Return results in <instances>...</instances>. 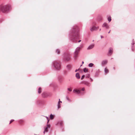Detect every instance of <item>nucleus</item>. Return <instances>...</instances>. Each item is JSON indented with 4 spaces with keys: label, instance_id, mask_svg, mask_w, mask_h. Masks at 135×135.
<instances>
[{
    "label": "nucleus",
    "instance_id": "nucleus-1",
    "mask_svg": "<svg viewBox=\"0 0 135 135\" xmlns=\"http://www.w3.org/2000/svg\"><path fill=\"white\" fill-rule=\"evenodd\" d=\"M79 31V28L77 26H75L73 27L69 36L70 39L72 42L76 43L80 38Z\"/></svg>",
    "mask_w": 135,
    "mask_h": 135
},
{
    "label": "nucleus",
    "instance_id": "nucleus-2",
    "mask_svg": "<svg viewBox=\"0 0 135 135\" xmlns=\"http://www.w3.org/2000/svg\"><path fill=\"white\" fill-rule=\"evenodd\" d=\"M10 6L7 5H0V11L3 13H7L9 11Z\"/></svg>",
    "mask_w": 135,
    "mask_h": 135
},
{
    "label": "nucleus",
    "instance_id": "nucleus-3",
    "mask_svg": "<svg viewBox=\"0 0 135 135\" xmlns=\"http://www.w3.org/2000/svg\"><path fill=\"white\" fill-rule=\"evenodd\" d=\"M80 49V47H78L75 50L74 54V57L75 59H76L78 57Z\"/></svg>",
    "mask_w": 135,
    "mask_h": 135
},
{
    "label": "nucleus",
    "instance_id": "nucleus-4",
    "mask_svg": "<svg viewBox=\"0 0 135 135\" xmlns=\"http://www.w3.org/2000/svg\"><path fill=\"white\" fill-rule=\"evenodd\" d=\"M52 65L57 70H59L60 69V64L57 61H55L52 63Z\"/></svg>",
    "mask_w": 135,
    "mask_h": 135
},
{
    "label": "nucleus",
    "instance_id": "nucleus-5",
    "mask_svg": "<svg viewBox=\"0 0 135 135\" xmlns=\"http://www.w3.org/2000/svg\"><path fill=\"white\" fill-rule=\"evenodd\" d=\"M64 59L65 61H68L70 60V55L69 53H66L64 54Z\"/></svg>",
    "mask_w": 135,
    "mask_h": 135
},
{
    "label": "nucleus",
    "instance_id": "nucleus-6",
    "mask_svg": "<svg viewBox=\"0 0 135 135\" xmlns=\"http://www.w3.org/2000/svg\"><path fill=\"white\" fill-rule=\"evenodd\" d=\"M98 28V27H96L93 26L92 27L90 28V29L91 31H93L97 30Z\"/></svg>",
    "mask_w": 135,
    "mask_h": 135
},
{
    "label": "nucleus",
    "instance_id": "nucleus-7",
    "mask_svg": "<svg viewBox=\"0 0 135 135\" xmlns=\"http://www.w3.org/2000/svg\"><path fill=\"white\" fill-rule=\"evenodd\" d=\"M50 125L47 124V125L46 127L45 128V130L44 132V134H45V132H48V128H50Z\"/></svg>",
    "mask_w": 135,
    "mask_h": 135
},
{
    "label": "nucleus",
    "instance_id": "nucleus-8",
    "mask_svg": "<svg viewBox=\"0 0 135 135\" xmlns=\"http://www.w3.org/2000/svg\"><path fill=\"white\" fill-rule=\"evenodd\" d=\"M107 62L108 61L106 60H105L102 61L101 62L102 66H103L107 64Z\"/></svg>",
    "mask_w": 135,
    "mask_h": 135
},
{
    "label": "nucleus",
    "instance_id": "nucleus-9",
    "mask_svg": "<svg viewBox=\"0 0 135 135\" xmlns=\"http://www.w3.org/2000/svg\"><path fill=\"white\" fill-rule=\"evenodd\" d=\"M48 95V94L45 92H43L42 94V96L44 98L47 97Z\"/></svg>",
    "mask_w": 135,
    "mask_h": 135
},
{
    "label": "nucleus",
    "instance_id": "nucleus-10",
    "mask_svg": "<svg viewBox=\"0 0 135 135\" xmlns=\"http://www.w3.org/2000/svg\"><path fill=\"white\" fill-rule=\"evenodd\" d=\"M103 27H105L106 28H108L109 26L108 24L106 23H104L102 25Z\"/></svg>",
    "mask_w": 135,
    "mask_h": 135
},
{
    "label": "nucleus",
    "instance_id": "nucleus-11",
    "mask_svg": "<svg viewBox=\"0 0 135 135\" xmlns=\"http://www.w3.org/2000/svg\"><path fill=\"white\" fill-rule=\"evenodd\" d=\"M73 92L74 93H76L77 94H79L81 93V91L77 89H74L73 90Z\"/></svg>",
    "mask_w": 135,
    "mask_h": 135
},
{
    "label": "nucleus",
    "instance_id": "nucleus-12",
    "mask_svg": "<svg viewBox=\"0 0 135 135\" xmlns=\"http://www.w3.org/2000/svg\"><path fill=\"white\" fill-rule=\"evenodd\" d=\"M82 83L88 86L90 85V83L86 81H84L82 82Z\"/></svg>",
    "mask_w": 135,
    "mask_h": 135
},
{
    "label": "nucleus",
    "instance_id": "nucleus-13",
    "mask_svg": "<svg viewBox=\"0 0 135 135\" xmlns=\"http://www.w3.org/2000/svg\"><path fill=\"white\" fill-rule=\"evenodd\" d=\"M72 67V65L70 64L66 66L67 69L69 70H71Z\"/></svg>",
    "mask_w": 135,
    "mask_h": 135
},
{
    "label": "nucleus",
    "instance_id": "nucleus-14",
    "mask_svg": "<svg viewBox=\"0 0 135 135\" xmlns=\"http://www.w3.org/2000/svg\"><path fill=\"white\" fill-rule=\"evenodd\" d=\"M113 49L111 48H110L109 49V50L108 51V54L110 55H112L113 53Z\"/></svg>",
    "mask_w": 135,
    "mask_h": 135
},
{
    "label": "nucleus",
    "instance_id": "nucleus-15",
    "mask_svg": "<svg viewBox=\"0 0 135 135\" xmlns=\"http://www.w3.org/2000/svg\"><path fill=\"white\" fill-rule=\"evenodd\" d=\"M94 46V44H92L89 45L87 49L88 50L91 49L93 48Z\"/></svg>",
    "mask_w": 135,
    "mask_h": 135
},
{
    "label": "nucleus",
    "instance_id": "nucleus-16",
    "mask_svg": "<svg viewBox=\"0 0 135 135\" xmlns=\"http://www.w3.org/2000/svg\"><path fill=\"white\" fill-rule=\"evenodd\" d=\"M75 76L77 79H80V76L79 74V73H77L76 74Z\"/></svg>",
    "mask_w": 135,
    "mask_h": 135
},
{
    "label": "nucleus",
    "instance_id": "nucleus-17",
    "mask_svg": "<svg viewBox=\"0 0 135 135\" xmlns=\"http://www.w3.org/2000/svg\"><path fill=\"white\" fill-rule=\"evenodd\" d=\"M109 70L106 68H105L104 69V72L105 74H107L108 73Z\"/></svg>",
    "mask_w": 135,
    "mask_h": 135
},
{
    "label": "nucleus",
    "instance_id": "nucleus-18",
    "mask_svg": "<svg viewBox=\"0 0 135 135\" xmlns=\"http://www.w3.org/2000/svg\"><path fill=\"white\" fill-rule=\"evenodd\" d=\"M61 107V104L60 103V102H59L57 103V108L59 109Z\"/></svg>",
    "mask_w": 135,
    "mask_h": 135
},
{
    "label": "nucleus",
    "instance_id": "nucleus-19",
    "mask_svg": "<svg viewBox=\"0 0 135 135\" xmlns=\"http://www.w3.org/2000/svg\"><path fill=\"white\" fill-rule=\"evenodd\" d=\"M88 70V69L86 68H85L83 69V71L84 72L86 73L87 72Z\"/></svg>",
    "mask_w": 135,
    "mask_h": 135
},
{
    "label": "nucleus",
    "instance_id": "nucleus-20",
    "mask_svg": "<svg viewBox=\"0 0 135 135\" xmlns=\"http://www.w3.org/2000/svg\"><path fill=\"white\" fill-rule=\"evenodd\" d=\"M134 42L133 41L132 43V51H134V50L133 49V45H134Z\"/></svg>",
    "mask_w": 135,
    "mask_h": 135
},
{
    "label": "nucleus",
    "instance_id": "nucleus-21",
    "mask_svg": "<svg viewBox=\"0 0 135 135\" xmlns=\"http://www.w3.org/2000/svg\"><path fill=\"white\" fill-rule=\"evenodd\" d=\"M94 65V64L92 63H90L88 65V66L90 67H92Z\"/></svg>",
    "mask_w": 135,
    "mask_h": 135
},
{
    "label": "nucleus",
    "instance_id": "nucleus-22",
    "mask_svg": "<svg viewBox=\"0 0 135 135\" xmlns=\"http://www.w3.org/2000/svg\"><path fill=\"white\" fill-rule=\"evenodd\" d=\"M50 118L51 119H53L54 118V116L52 114H51L50 115Z\"/></svg>",
    "mask_w": 135,
    "mask_h": 135
},
{
    "label": "nucleus",
    "instance_id": "nucleus-23",
    "mask_svg": "<svg viewBox=\"0 0 135 135\" xmlns=\"http://www.w3.org/2000/svg\"><path fill=\"white\" fill-rule=\"evenodd\" d=\"M38 93L40 94L41 93V87H39L38 89Z\"/></svg>",
    "mask_w": 135,
    "mask_h": 135
},
{
    "label": "nucleus",
    "instance_id": "nucleus-24",
    "mask_svg": "<svg viewBox=\"0 0 135 135\" xmlns=\"http://www.w3.org/2000/svg\"><path fill=\"white\" fill-rule=\"evenodd\" d=\"M56 52L58 54H59L60 53V50L58 49H57L56 50Z\"/></svg>",
    "mask_w": 135,
    "mask_h": 135
},
{
    "label": "nucleus",
    "instance_id": "nucleus-25",
    "mask_svg": "<svg viewBox=\"0 0 135 135\" xmlns=\"http://www.w3.org/2000/svg\"><path fill=\"white\" fill-rule=\"evenodd\" d=\"M86 77V78H89L90 77V75L89 74H86L85 76Z\"/></svg>",
    "mask_w": 135,
    "mask_h": 135
},
{
    "label": "nucleus",
    "instance_id": "nucleus-26",
    "mask_svg": "<svg viewBox=\"0 0 135 135\" xmlns=\"http://www.w3.org/2000/svg\"><path fill=\"white\" fill-rule=\"evenodd\" d=\"M108 20L109 21V22H110L111 21V17H109L108 18Z\"/></svg>",
    "mask_w": 135,
    "mask_h": 135
},
{
    "label": "nucleus",
    "instance_id": "nucleus-27",
    "mask_svg": "<svg viewBox=\"0 0 135 135\" xmlns=\"http://www.w3.org/2000/svg\"><path fill=\"white\" fill-rule=\"evenodd\" d=\"M85 76L84 75H83L81 77V80L83 79H84V78Z\"/></svg>",
    "mask_w": 135,
    "mask_h": 135
},
{
    "label": "nucleus",
    "instance_id": "nucleus-28",
    "mask_svg": "<svg viewBox=\"0 0 135 135\" xmlns=\"http://www.w3.org/2000/svg\"><path fill=\"white\" fill-rule=\"evenodd\" d=\"M68 90L70 91H72V89L69 88H68Z\"/></svg>",
    "mask_w": 135,
    "mask_h": 135
},
{
    "label": "nucleus",
    "instance_id": "nucleus-29",
    "mask_svg": "<svg viewBox=\"0 0 135 135\" xmlns=\"http://www.w3.org/2000/svg\"><path fill=\"white\" fill-rule=\"evenodd\" d=\"M14 121V120H13V119H12V120H11L9 124H11V123H12V122H13Z\"/></svg>",
    "mask_w": 135,
    "mask_h": 135
},
{
    "label": "nucleus",
    "instance_id": "nucleus-30",
    "mask_svg": "<svg viewBox=\"0 0 135 135\" xmlns=\"http://www.w3.org/2000/svg\"><path fill=\"white\" fill-rule=\"evenodd\" d=\"M46 117L47 119V120H48L47 123H48L49 120V118L47 117Z\"/></svg>",
    "mask_w": 135,
    "mask_h": 135
},
{
    "label": "nucleus",
    "instance_id": "nucleus-31",
    "mask_svg": "<svg viewBox=\"0 0 135 135\" xmlns=\"http://www.w3.org/2000/svg\"><path fill=\"white\" fill-rule=\"evenodd\" d=\"M85 89L84 88H83L81 89V90L84 91L85 90Z\"/></svg>",
    "mask_w": 135,
    "mask_h": 135
},
{
    "label": "nucleus",
    "instance_id": "nucleus-32",
    "mask_svg": "<svg viewBox=\"0 0 135 135\" xmlns=\"http://www.w3.org/2000/svg\"><path fill=\"white\" fill-rule=\"evenodd\" d=\"M60 125L61 126L63 124V122H60Z\"/></svg>",
    "mask_w": 135,
    "mask_h": 135
},
{
    "label": "nucleus",
    "instance_id": "nucleus-33",
    "mask_svg": "<svg viewBox=\"0 0 135 135\" xmlns=\"http://www.w3.org/2000/svg\"><path fill=\"white\" fill-rule=\"evenodd\" d=\"M59 81H61V78H59Z\"/></svg>",
    "mask_w": 135,
    "mask_h": 135
},
{
    "label": "nucleus",
    "instance_id": "nucleus-34",
    "mask_svg": "<svg viewBox=\"0 0 135 135\" xmlns=\"http://www.w3.org/2000/svg\"><path fill=\"white\" fill-rule=\"evenodd\" d=\"M66 99L67 100H68V101H70V100H69V99L68 98V97H66Z\"/></svg>",
    "mask_w": 135,
    "mask_h": 135
},
{
    "label": "nucleus",
    "instance_id": "nucleus-35",
    "mask_svg": "<svg viewBox=\"0 0 135 135\" xmlns=\"http://www.w3.org/2000/svg\"><path fill=\"white\" fill-rule=\"evenodd\" d=\"M23 122V120H20V123H21Z\"/></svg>",
    "mask_w": 135,
    "mask_h": 135
},
{
    "label": "nucleus",
    "instance_id": "nucleus-36",
    "mask_svg": "<svg viewBox=\"0 0 135 135\" xmlns=\"http://www.w3.org/2000/svg\"><path fill=\"white\" fill-rule=\"evenodd\" d=\"M90 79L91 80V81H93V79H92L91 78H90Z\"/></svg>",
    "mask_w": 135,
    "mask_h": 135
},
{
    "label": "nucleus",
    "instance_id": "nucleus-37",
    "mask_svg": "<svg viewBox=\"0 0 135 135\" xmlns=\"http://www.w3.org/2000/svg\"><path fill=\"white\" fill-rule=\"evenodd\" d=\"M79 69H76L75 70V72H76L78 70H79Z\"/></svg>",
    "mask_w": 135,
    "mask_h": 135
},
{
    "label": "nucleus",
    "instance_id": "nucleus-38",
    "mask_svg": "<svg viewBox=\"0 0 135 135\" xmlns=\"http://www.w3.org/2000/svg\"><path fill=\"white\" fill-rule=\"evenodd\" d=\"M59 102H60V103H62V102H61V101H60V99H59Z\"/></svg>",
    "mask_w": 135,
    "mask_h": 135
},
{
    "label": "nucleus",
    "instance_id": "nucleus-39",
    "mask_svg": "<svg viewBox=\"0 0 135 135\" xmlns=\"http://www.w3.org/2000/svg\"><path fill=\"white\" fill-rule=\"evenodd\" d=\"M103 37H104L103 36H102V35L101 36V38H103Z\"/></svg>",
    "mask_w": 135,
    "mask_h": 135
},
{
    "label": "nucleus",
    "instance_id": "nucleus-40",
    "mask_svg": "<svg viewBox=\"0 0 135 135\" xmlns=\"http://www.w3.org/2000/svg\"><path fill=\"white\" fill-rule=\"evenodd\" d=\"M81 40H79V41H78V42H81Z\"/></svg>",
    "mask_w": 135,
    "mask_h": 135
},
{
    "label": "nucleus",
    "instance_id": "nucleus-41",
    "mask_svg": "<svg viewBox=\"0 0 135 135\" xmlns=\"http://www.w3.org/2000/svg\"><path fill=\"white\" fill-rule=\"evenodd\" d=\"M39 101L40 102V101L39 100H38V101H37V104H38V102Z\"/></svg>",
    "mask_w": 135,
    "mask_h": 135
},
{
    "label": "nucleus",
    "instance_id": "nucleus-42",
    "mask_svg": "<svg viewBox=\"0 0 135 135\" xmlns=\"http://www.w3.org/2000/svg\"><path fill=\"white\" fill-rule=\"evenodd\" d=\"M110 30L108 32V33H110Z\"/></svg>",
    "mask_w": 135,
    "mask_h": 135
},
{
    "label": "nucleus",
    "instance_id": "nucleus-43",
    "mask_svg": "<svg viewBox=\"0 0 135 135\" xmlns=\"http://www.w3.org/2000/svg\"><path fill=\"white\" fill-rule=\"evenodd\" d=\"M84 63V62L83 61H82V64H83Z\"/></svg>",
    "mask_w": 135,
    "mask_h": 135
},
{
    "label": "nucleus",
    "instance_id": "nucleus-44",
    "mask_svg": "<svg viewBox=\"0 0 135 135\" xmlns=\"http://www.w3.org/2000/svg\"><path fill=\"white\" fill-rule=\"evenodd\" d=\"M101 30V29H100V30H99V31H100Z\"/></svg>",
    "mask_w": 135,
    "mask_h": 135
},
{
    "label": "nucleus",
    "instance_id": "nucleus-45",
    "mask_svg": "<svg viewBox=\"0 0 135 135\" xmlns=\"http://www.w3.org/2000/svg\"><path fill=\"white\" fill-rule=\"evenodd\" d=\"M82 65H81L80 66H81Z\"/></svg>",
    "mask_w": 135,
    "mask_h": 135
}]
</instances>
